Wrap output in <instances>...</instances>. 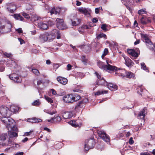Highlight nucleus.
Segmentation results:
<instances>
[{
    "label": "nucleus",
    "mask_w": 155,
    "mask_h": 155,
    "mask_svg": "<svg viewBox=\"0 0 155 155\" xmlns=\"http://www.w3.org/2000/svg\"><path fill=\"white\" fill-rule=\"evenodd\" d=\"M11 143H10L9 145H7V146H10L11 147H13L15 148V147H18L19 146V145L14 142H12V141H10Z\"/></svg>",
    "instance_id": "31"
},
{
    "label": "nucleus",
    "mask_w": 155,
    "mask_h": 155,
    "mask_svg": "<svg viewBox=\"0 0 155 155\" xmlns=\"http://www.w3.org/2000/svg\"><path fill=\"white\" fill-rule=\"evenodd\" d=\"M107 25L106 24H102L101 27V28L103 30L106 31L107 30Z\"/></svg>",
    "instance_id": "42"
},
{
    "label": "nucleus",
    "mask_w": 155,
    "mask_h": 155,
    "mask_svg": "<svg viewBox=\"0 0 155 155\" xmlns=\"http://www.w3.org/2000/svg\"><path fill=\"white\" fill-rule=\"evenodd\" d=\"M31 133H32L31 131H30L29 132H26L25 134V136H29L31 134Z\"/></svg>",
    "instance_id": "56"
},
{
    "label": "nucleus",
    "mask_w": 155,
    "mask_h": 155,
    "mask_svg": "<svg viewBox=\"0 0 155 155\" xmlns=\"http://www.w3.org/2000/svg\"><path fill=\"white\" fill-rule=\"evenodd\" d=\"M9 109L11 113V112H15L17 111L18 110L19 108L18 107L13 105L10 106V108Z\"/></svg>",
    "instance_id": "30"
},
{
    "label": "nucleus",
    "mask_w": 155,
    "mask_h": 155,
    "mask_svg": "<svg viewBox=\"0 0 155 155\" xmlns=\"http://www.w3.org/2000/svg\"><path fill=\"white\" fill-rule=\"evenodd\" d=\"M54 120L55 121L60 122L61 121V117L59 116H57L55 117H54Z\"/></svg>",
    "instance_id": "43"
},
{
    "label": "nucleus",
    "mask_w": 155,
    "mask_h": 155,
    "mask_svg": "<svg viewBox=\"0 0 155 155\" xmlns=\"http://www.w3.org/2000/svg\"><path fill=\"white\" fill-rule=\"evenodd\" d=\"M141 22L143 24H145L147 23L150 22V21L146 17H143L140 19Z\"/></svg>",
    "instance_id": "25"
},
{
    "label": "nucleus",
    "mask_w": 155,
    "mask_h": 155,
    "mask_svg": "<svg viewBox=\"0 0 155 155\" xmlns=\"http://www.w3.org/2000/svg\"><path fill=\"white\" fill-rule=\"evenodd\" d=\"M86 101H87L86 99H84L79 102L75 107L74 109L75 110H78L79 109V108H82L83 106V105H82V104L86 103Z\"/></svg>",
    "instance_id": "22"
},
{
    "label": "nucleus",
    "mask_w": 155,
    "mask_h": 155,
    "mask_svg": "<svg viewBox=\"0 0 155 155\" xmlns=\"http://www.w3.org/2000/svg\"><path fill=\"white\" fill-rule=\"evenodd\" d=\"M16 31L19 33H21L22 32V30L21 28L17 29Z\"/></svg>",
    "instance_id": "52"
},
{
    "label": "nucleus",
    "mask_w": 155,
    "mask_h": 155,
    "mask_svg": "<svg viewBox=\"0 0 155 155\" xmlns=\"http://www.w3.org/2000/svg\"><path fill=\"white\" fill-rule=\"evenodd\" d=\"M19 41L20 42V44L21 45L24 43V41L21 38H18Z\"/></svg>",
    "instance_id": "50"
},
{
    "label": "nucleus",
    "mask_w": 155,
    "mask_h": 155,
    "mask_svg": "<svg viewBox=\"0 0 155 155\" xmlns=\"http://www.w3.org/2000/svg\"><path fill=\"white\" fill-rule=\"evenodd\" d=\"M108 49L106 48L104 49V55H106L108 53Z\"/></svg>",
    "instance_id": "54"
},
{
    "label": "nucleus",
    "mask_w": 155,
    "mask_h": 155,
    "mask_svg": "<svg viewBox=\"0 0 155 155\" xmlns=\"http://www.w3.org/2000/svg\"><path fill=\"white\" fill-rule=\"evenodd\" d=\"M82 61H87V59L85 58V57L84 55H83L81 57Z\"/></svg>",
    "instance_id": "57"
},
{
    "label": "nucleus",
    "mask_w": 155,
    "mask_h": 155,
    "mask_svg": "<svg viewBox=\"0 0 155 155\" xmlns=\"http://www.w3.org/2000/svg\"><path fill=\"white\" fill-rule=\"evenodd\" d=\"M51 91L52 93V94L53 95H57V96H58L62 95V94L60 95L58 94H57L56 91L55 90H54V89H51Z\"/></svg>",
    "instance_id": "44"
},
{
    "label": "nucleus",
    "mask_w": 155,
    "mask_h": 155,
    "mask_svg": "<svg viewBox=\"0 0 155 155\" xmlns=\"http://www.w3.org/2000/svg\"><path fill=\"white\" fill-rule=\"evenodd\" d=\"M71 21L72 22V25L73 26H76L80 22V20L77 18H75L74 20L71 19Z\"/></svg>",
    "instance_id": "27"
},
{
    "label": "nucleus",
    "mask_w": 155,
    "mask_h": 155,
    "mask_svg": "<svg viewBox=\"0 0 155 155\" xmlns=\"http://www.w3.org/2000/svg\"><path fill=\"white\" fill-rule=\"evenodd\" d=\"M57 79L59 83L62 84H66L68 82V80L65 78L58 77L57 78Z\"/></svg>",
    "instance_id": "19"
},
{
    "label": "nucleus",
    "mask_w": 155,
    "mask_h": 155,
    "mask_svg": "<svg viewBox=\"0 0 155 155\" xmlns=\"http://www.w3.org/2000/svg\"><path fill=\"white\" fill-rule=\"evenodd\" d=\"M53 67H54V68H55L56 69H57V68H58L59 67V66L58 65V64H53Z\"/></svg>",
    "instance_id": "58"
},
{
    "label": "nucleus",
    "mask_w": 155,
    "mask_h": 155,
    "mask_svg": "<svg viewBox=\"0 0 155 155\" xmlns=\"http://www.w3.org/2000/svg\"><path fill=\"white\" fill-rule=\"evenodd\" d=\"M92 21L94 23H96L98 21V19L97 18H94L92 19Z\"/></svg>",
    "instance_id": "55"
},
{
    "label": "nucleus",
    "mask_w": 155,
    "mask_h": 155,
    "mask_svg": "<svg viewBox=\"0 0 155 155\" xmlns=\"http://www.w3.org/2000/svg\"><path fill=\"white\" fill-rule=\"evenodd\" d=\"M78 121L79 120H71L69 122V123L73 127H76L81 125V123H78Z\"/></svg>",
    "instance_id": "23"
},
{
    "label": "nucleus",
    "mask_w": 155,
    "mask_h": 155,
    "mask_svg": "<svg viewBox=\"0 0 155 155\" xmlns=\"http://www.w3.org/2000/svg\"><path fill=\"white\" fill-rule=\"evenodd\" d=\"M23 152H17L16 153L15 155H23Z\"/></svg>",
    "instance_id": "62"
},
{
    "label": "nucleus",
    "mask_w": 155,
    "mask_h": 155,
    "mask_svg": "<svg viewBox=\"0 0 155 155\" xmlns=\"http://www.w3.org/2000/svg\"><path fill=\"white\" fill-rule=\"evenodd\" d=\"M48 35L47 34V32L44 34H41L39 36V40L41 43H43L46 41H47V36Z\"/></svg>",
    "instance_id": "15"
},
{
    "label": "nucleus",
    "mask_w": 155,
    "mask_h": 155,
    "mask_svg": "<svg viewBox=\"0 0 155 155\" xmlns=\"http://www.w3.org/2000/svg\"><path fill=\"white\" fill-rule=\"evenodd\" d=\"M99 67L104 70H107L113 71H118L120 70V68H117L114 66H112L110 65H105L102 64L101 62L99 64Z\"/></svg>",
    "instance_id": "5"
},
{
    "label": "nucleus",
    "mask_w": 155,
    "mask_h": 155,
    "mask_svg": "<svg viewBox=\"0 0 155 155\" xmlns=\"http://www.w3.org/2000/svg\"><path fill=\"white\" fill-rule=\"evenodd\" d=\"M6 8L9 12L12 13H13L14 11L16 9L15 5L13 3L6 4Z\"/></svg>",
    "instance_id": "10"
},
{
    "label": "nucleus",
    "mask_w": 155,
    "mask_h": 155,
    "mask_svg": "<svg viewBox=\"0 0 155 155\" xmlns=\"http://www.w3.org/2000/svg\"><path fill=\"white\" fill-rule=\"evenodd\" d=\"M97 133L99 137L102 139L104 141L107 142L110 141V138L109 136L103 130H98Z\"/></svg>",
    "instance_id": "7"
},
{
    "label": "nucleus",
    "mask_w": 155,
    "mask_h": 155,
    "mask_svg": "<svg viewBox=\"0 0 155 155\" xmlns=\"http://www.w3.org/2000/svg\"><path fill=\"white\" fill-rule=\"evenodd\" d=\"M2 122L6 126L8 130V134L10 137H14L18 136L16 133L17 128L15 125V121L12 118H3L2 119Z\"/></svg>",
    "instance_id": "1"
},
{
    "label": "nucleus",
    "mask_w": 155,
    "mask_h": 155,
    "mask_svg": "<svg viewBox=\"0 0 155 155\" xmlns=\"http://www.w3.org/2000/svg\"><path fill=\"white\" fill-rule=\"evenodd\" d=\"M40 104V102L38 100L35 101L32 103V105L34 106H38Z\"/></svg>",
    "instance_id": "40"
},
{
    "label": "nucleus",
    "mask_w": 155,
    "mask_h": 155,
    "mask_svg": "<svg viewBox=\"0 0 155 155\" xmlns=\"http://www.w3.org/2000/svg\"><path fill=\"white\" fill-rule=\"evenodd\" d=\"M108 91H98L97 92H96L95 93V95L98 96V95H100L101 94H103L104 93H105V94L107 93H108Z\"/></svg>",
    "instance_id": "34"
},
{
    "label": "nucleus",
    "mask_w": 155,
    "mask_h": 155,
    "mask_svg": "<svg viewBox=\"0 0 155 155\" xmlns=\"http://www.w3.org/2000/svg\"><path fill=\"white\" fill-rule=\"evenodd\" d=\"M126 77L127 78H131L134 77V74L131 72H128L126 73Z\"/></svg>",
    "instance_id": "33"
},
{
    "label": "nucleus",
    "mask_w": 155,
    "mask_h": 155,
    "mask_svg": "<svg viewBox=\"0 0 155 155\" xmlns=\"http://www.w3.org/2000/svg\"><path fill=\"white\" fill-rule=\"evenodd\" d=\"M42 83V81L41 80H39L37 82V84L38 85H40Z\"/></svg>",
    "instance_id": "64"
},
{
    "label": "nucleus",
    "mask_w": 155,
    "mask_h": 155,
    "mask_svg": "<svg viewBox=\"0 0 155 155\" xmlns=\"http://www.w3.org/2000/svg\"><path fill=\"white\" fill-rule=\"evenodd\" d=\"M146 11L143 9H141L139 10L138 12V13L139 15L145 13Z\"/></svg>",
    "instance_id": "45"
},
{
    "label": "nucleus",
    "mask_w": 155,
    "mask_h": 155,
    "mask_svg": "<svg viewBox=\"0 0 155 155\" xmlns=\"http://www.w3.org/2000/svg\"><path fill=\"white\" fill-rule=\"evenodd\" d=\"M45 99L47 100V101L50 103H52L53 102V101L51 98L47 96H45Z\"/></svg>",
    "instance_id": "38"
},
{
    "label": "nucleus",
    "mask_w": 155,
    "mask_h": 155,
    "mask_svg": "<svg viewBox=\"0 0 155 155\" xmlns=\"http://www.w3.org/2000/svg\"><path fill=\"white\" fill-rule=\"evenodd\" d=\"M32 72L36 75H39L40 74V72L37 69H34L32 70Z\"/></svg>",
    "instance_id": "41"
},
{
    "label": "nucleus",
    "mask_w": 155,
    "mask_h": 155,
    "mask_svg": "<svg viewBox=\"0 0 155 155\" xmlns=\"http://www.w3.org/2000/svg\"><path fill=\"white\" fill-rule=\"evenodd\" d=\"M47 34L48 35V36H47V41L51 42L54 39V36H53L51 33H48L47 32Z\"/></svg>",
    "instance_id": "29"
},
{
    "label": "nucleus",
    "mask_w": 155,
    "mask_h": 155,
    "mask_svg": "<svg viewBox=\"0 0 155 155\" xmlns=\"http://www.w3.org/2000/svg\"><path fill=\"white\" fill-rule=\"evenodd\" d=\"M61 10L60 8H53L50 12H48V13H50L51 15H52L53 14L55 15H59L61 12Z\"/></svg>",
    "instance_id": "14"
},
{
    "label": "nucleus",
    "mask_w": 155,
    "mask_h": 155,
    "mask_svg": "<svg viewBox=\"0 0 155 155\" xmlns=\"http://www.w3.org/2000/svg\"><path fill=\"white\" fill-rule=\"evenodd\" d=\"M13 17L17 20H20L23 21L24 20V18L21 16L19 14H14L13 15Z\"/></svg>",
    "instance_id": "28"
},
{
    "label": "nucleus",
    "mask_w": 155,
    "mask_h": 155,
    "mask_svg": "<svg viewBox=\"0 0 155 155\" xmlns=\"http://www.w3.org/2000/svg\"><path fill=\"white\" fill-rule=\"evenodd\" d=\"M115 75H118L119 76H120L121 77H124V75L122 74V73H118V72H116L115 73Z\"/></svg>",
    "instance_id": "48"
},
{
    "label": "nucleus",
    "mask_w": 155,
    "mask_h": 155,
    "mask_svg": "<svg viewBox=\"0 0 155 155\" xmlns=\"http://www.w3.org/2000/svg\"><path fill=\"white\" fill-rule=\"evenodd\" d=\"M79 11L81 13H83L85 15H90L89 12L88 10L84 8H80L79 9Z\"/></svg>",
    "instance_id": "24"
},
{
    "label": "nucleus",
    "mask_w": 155,
    "mask_h": 155,
    "mask_svg": "<svg viewBox=\"0 0 155 155\" xmlns=\"http://www.w3.org/2000/svg\"><path fill=\"white\" fill-rule=\"evenodd\" d=\"M106 86H107V87L111 91L113 90V89H115L116 88V86L111 83H107V85H106Z\"/></svg>",
    "instance_id": "32"
},
{
    "label": "nucleus",
    "mask_w": 155,
    "mask_h": 155,
    "mask_svg": "<svg viewBox=\"0 0 155 155\" xmlns=\"http://www.w3.org/2000/svg\"><path fill=\"white\" fill-rule=\"evenodd\" d=\"M150 145V143L149 142H147L146 143H145L144 144V146L146 147H149Z\"/></svg>",
    "instance_id": "61"
},
{
    "label": "nucleus",
    "mask_w": 155,
    "mask_h": 155,
    "mask_svg": "<svg viewBox=\"0 0 155 155\" xmlns=\"http://www.w3.org/2000/svg\"><path fill=\"white\" fill-rule=\"evenodd\" d=\"M132 137H130L129 140V143L130 144H132L134 143V141L133 140Z\"/></svg>",
    "instance_id": "49"
},
{
    "label": "nucleus",
    "mask_w": 155,
    "mask_h": 155,
    "mask_svg": "<svg viewBox=\"0 0 155 155\" xmlns=\"http://www.w3.org/2000/svg\"><path fill=\"white\" fill-rule=\"evenodd\" d=\"M6 136L5 135H0V145H5L7 146L9 145L10 143H11L10 141V140H8V143L5 142L6 139Z\"/></svg>",
    "instance_id": "11"
},
{
    "label": "nucleus",
    "mask_w": 155,
    "mask_h": 155,
    "mask_svg": "<svg viewBox=\"0 0 155 155\" xmlns=\"http://www.w3.org/2000/svg\"><path fill=\"white\" fill-rule=\"evenodd\" d=\"M140 155H151L150 153H148L146 152L141 153Z\"/></svg>",
    "instance_id": "63"
},
{
    "label": "nucleus",
    "mask_w": 155,
    "mask_h": 155,
    "mask_svg": "<svg viewBox=\"0 0 155 155\" xmlns=\"http://www.w3.org/2000/svg\"><path fill=\"white\" fill-rule=\"evenodd\" d=\"M147 109L144 108L138 114V117L141 119H143L147 114Z\"/></svg>",
    "instance_id": "18"
},
{
    "label": "nucleus",
    "mask_w": 155,
    "mask_h": 155,
    "mask_svg": "<svg viewBox=\"0 0 155 155\" xmlns=\"http://www.w3.org/2000/svg\"><path fill=\"white\" fill-rule=\"evenodd\" d=\"M100 8H96L95 9V12L96 14H98L99 12Z\"/></svg>",
    "instance_id": "60"
},
{
    "label": "nucleus",
    "mask_w": 155,
    "mask_h": 155,
    "mask_svg": "<svg viewBox=\"0 0 155 155\" xmlns=\"http://www.w3.org/2000/svg\"><path fill=\"white\" fill-rule=\"evenodd\" d=\"M31 18L32 21H36L38 20V16H37L35 14H34L32 15L31 16Z\"/></svg>",
    "instance_id": "35"
},
{
    "label": "nucleus",
    "mask_w": 155,
    "mask_h": 155,
    "mask_svg": "<svg viewBox=\"0 0 155 155\" xmlns=\"http://www.w3.org/2000/svg\"><path fill=\"white\" fill-rule=\"evenodd\" d=\"M126 65L129 67L132 66L134 63L133 61L128 58H125Z\"/></svg>",
    "instance_id": "21"
},
{
    "label": "nucleus",
    "mask_w": 155,
    "mask_h": 155,
    "mask_svg": "<svg viewBox=\"0 0 155 155\" xmlns=\"http://www.w3.org/2000/svg\"><path fill=\"white\" fill-rule=\"evenodd\" d=\"M106 37V35L104 33H102L98 35L97 36V39H99L101 38L104 37V38H105Z\"/></svg>",
    "instance_id": "37"
},
{
    "label": "nucleus",
    "mask_w": 155,
    "mask_h": 155,
    "mask_svg": "<svg viewBox=\"0 0 155 155\" xmlns=\"http://www.w3.org/2000/svg\"><path fill=\"white\" fill-rule=\"evenodd\" d=\"M22 15L23 16L27 19H29L30 18V17L29 15L28 14L25 12H23L22 13Z\"/></svg>",
    "instance_id": "39"
},
{
    "label": "nucleus",
    "mask_w": 155,
    "mask_h": 155,
    "mask_svg": "<svg viewBox=\"0 0 155 155\" xmlns=\"http://www.w3.org/2000/svg\"><path fill=\"white\" fill-rule=\"evenodd\" d=\"M141 36L143 40L146 43V45L150 49L153 50L154 48H155V45L152 43L149 38L147 35L142 34Z\"/></svg>",
    "instance_id": "4"
},
{
    "label": "nucleus",
    "mask_w": 155,
    "mask_h": 155,
    "mask_svg": "<svg viewBox=\"0 0 155 155\" xmlns=\"http://www.w3.org/2000/svg\"><path fill=\"white\" fill-rule=\"evenodd\" d=\"M106 62L107 64V65H110V64H111L112 62L109 59H106Z\"/></svg>",
    "instance_id": "53"
},
{
    "label": "nucleus",
    "mask_w": 155,
    "mask_h": 155,
    "mask_svg": "<svg viewBox=\"0 0 155 155\" xmlns=\"http://www.w3.org/2000/svg\"><path fill=\"white\" fill-rule=\"evenodd\" d=\"M3 54L5 56H6L7 58L11 57L12 56V54L11 53H8L5 52Z\"/></svg>",
    "instance_id": "46"
},
{
    "label": "nucleus",
    "mask_w": 155,
    "mask_h": 155,
    "mask_svg": "<svg viewBox=\"0 0 155 155\" xmlns=\"http://www.w3.org/2000/svg\"><path fill=\"white\" fill-rule=\"evenodd\" d=\"M56 25L58 28L61 30H63L67 28V26L64 22L62 18H57L56 20Z\"/></svg>",
    "instance_id": "8"
},
{
    "label": "nucleus",
    "mask_w": 155,
    "mask_h": 155,
    "mask_svg": "<svg viewBox=\"0 0 155 155\" xmlns=\"http://www.w3.org/2000/svg\"><path fill=\"white\" fill-rule=\"evenodd\" d=\"M140 65L141 66V69H143V70H144L147 71H149L147 68V67L146 65H145L144 63H141L140 64Z\"/></svg>",
    "instance_id": "36"
},
{
    "label": "nucleus",
    "mask_w": 155,
    "mask_h": 155,
    "mask_svg": "<svg viewBox=\"0 0 155 155\" xmlns=\"http://www.w3.org/2000/svg\"><path fill=\"white\" fill-rule=\"evenodd\" d=\"M81 98L79 95H75L73 96L72 94L65 95L64 96L63 100L67 103H72L75 101H77Z\"/></svg>",
    "instance_id": "2"
},
{
    "label": "nucleus",
    "mask_w": 155,
    "mask_h": 155,
    "mask_svg": "<svg viewBox=\"0 0 155 155\" xmlns=\"http://www.w3.org/2000/svg\"><path fill=\"white\" fill-rule=\"evenodd\" d=\"M53 36H54V38L56 37V38L59 39L60 38L61 36L59 31L58 30L55 29L53 30L51 33Z\"/></svg>",
    "instance_id": "16"
},
{
    "label": "nucleus",
    "mask_w": 155,
    "mask_h": 155,
    "mask_svg": "<svg viewBox=\"0 0 155 155\" xmlns=\"http://www.w3.org/2000/svg\"><path fill=\"white\" fill-rule=\"evenodd\" d=\"M72 66L70 64H68L67 65V70H70L71 69Z\"/></svg>",
    "instance_id": "51"
},
{
    "label": "nucleus",
    "mask_w": 155,
    "mask_h": 155,
    "mask_svg": "<svg viewBox=\"0 0 155 155\" xmlns=\"http://www.w3.org/2000/svg\"><path fill=\"white\" fill-rule=\"evenodd\" d=\"M85 143L84 149L86 151H88L89 149L93 148L95 144V142L93 138L86 140Z\"/></svg>",
    "instance_id": "6"
},
{
    "label": "nucleus",
    "mask_w": 155,
    "mask_h": 155,
    "mask_svg": "<svg viewBox=\"0 0 155 155\" xmlns=\"http://www.w3.org/2000/svg\"><path fill=\"white\" fill-rule=\"evenodd\" d=\"M73 116V114L71 112H64L62 115L64 119H67Z\"/></svg>",
    "instance_id": "20"
},
{
    "label": "nucleus",
    "mask_w": 155,
    "mask_h": 155,
    "mask_svg": "<svg viewBox=\"0 0 155 155\" xmlns=\"http://www.w3.org/2000/svg\"><path fill=\"white\" fill-rule=\"evenodd\" d=\"M9 77L11 79L18 83H20L21 81V78L15 74L10 75Z\"/></svg>",
    "instance_id": "13"
},
{
    "label": "nucleus",
    "mask_w": 155,
    "mask_h": 155,
    "mask_svg": "<svg viewBox=\"0 0 155 155\" xmlns=\"http://www.w3.org/2000/svg\"><path fill=\"white\" fill-rule=\"evenodd\" d=\"M31 52L35 54H38L39 53V51L36 49H32L31 50Z\"/></svg>",
    "instance_id": "47"
},
{
    "label": "nucleus",
    "mask_w": 155,
    "mask_h": 155,
    "mask_svg": "<svg viewBox=\"0 0 155 155\" xmlns=\"http://www.w3.org/2000/svg\"><path fill=\"white\" fill-rule=\"evenodd\" d=\"M0 113L3 116V117L1 118V120L3 118H11L9 117L11 114V111L7 107L2 106L0 107Z\"/></svg>",
    "instance_id": "3"
},
{
    "label": "nucleus",
    "mask_w": 155,
    "mask_h": 155,
    "mask_svg": "<svg viewBox=\"0 0 155 155\" xmlns=\"http://www.w3.org/2000/svg\"><path fill=\"white\" fill-rule=\"evenodd\" d=\"M95 74L98 80L97 81V84L101 85H104L105 86L107 85V82L102 77H101V76L98 73L95 72Z\"/></svg>",
    "instance_id": "9"
},
{
    "label": "nucleus",
    "mask_w": 155,
    "mask_h": 155,
    "mask_svg": "<svg viewBox=\"0 0 155 155\" xmlns=\"http://www.w3.org/2000/svg\"><path fill=\"white\" fill-rule=\"evenodd\" d=\"M140 39L137 40L134 43L135 45H137L140 43Z\"/></svg>",
    "instance_id": "59"
},
{
    "label": "nucleus",
    "mask_w": 155,
    "mask_h": 155,
    "mask_svg": "<svg viewBox=\"0 0 155 155\" xmlns=\"http://www.w3.org/2000/svg\"><path fill=\"white\" fill-rule=\"evenodd\" d=\"M28 121L29 122H31L32 123H38L41 121V119H38L36 118L35 117L29 119L28 120Z\"/></svg>",
    "instance_id": "26"
},
{
    "label": "nucleus",
    "mask_w": 155,
    "mask_h": 155,
    "mask_svg": "<svg viewBox=\"0 0 155 155\" xmlns=\"http://www.w3.org/2000/svg\"><path fill=\"white\" fill-rule=\"evenodd\" d=\"M128 53L130 54L131 56V58L132 59H136L137 57L140 54L139 53L136 52L133 49H130L127 50Z\"/></svg>",
    "instance_id": "12"
},
{
    "label": "nucleus",
    "mask_w": 155,
    "mask_h": 155,
    "mask_svg": "<svg viewBox=\"0 0 155 155\" xmlns=\"http://www.w3.org/2000/svg\"><path fill=\"white\" fill-rule=\"evenodd\" d=\"M38 27L43 29H47L48 27V24L44 22H41L38 23Z\"/></svg>",
    "instance_id": "17"
}]
</instances>
